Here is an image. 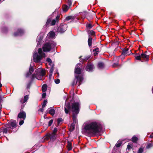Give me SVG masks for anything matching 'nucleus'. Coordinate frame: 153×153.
<instances>
[{"label":"nucleus","mask_w":153,"mask_h":153,"mask_svg":"<svg viewBox=\"0 0 153 153\" xmlns=\"http://www.w3.org/2000/svg\"><path fill=\"white\" fill-rule=\"evenodd\" d=\"M99 127L96 122L85 123L82 131L86 134L93 135L99 132Z\"/></svg>","instance_id":"obj_1"},{"label":"nucleus","mask_w":153,"mask_h":153,"mask_svg":"<svg viewBox=\"0 0 153 153\" xmlns=\"http://www.w3.org/2000/svg\"><path fill=\"white\" fill-rule=\"evenodd\" d=\"M71 107L70 103H65V111L66 114H68L70 113V110L71 108L73 113V118L74 122H76L77 115L79 112L80 104L78 102H75L72 103L71 105Z\"/></svg>","instance_id":"obj_2"},{"label":"nucleus","mask_w":153,"mask_h":153,"mask_svg":"<svg viewBox=\"0 0 153 153\" xmlns=\"http://www.w3.org/2000/svg\"><path fill=\"white\" fill-rule=\"evenodd\" d=\"M45 57V55L42 51V48L38 49V53L34 52L33 55L34 61L36 62H39L43 58Z\"/></svg>","instance_id":"obj_3"},{"label":"nucleus","mask_w":153,"mask_h":153,"mask_svg":"<svg viewBox=\"0 0 153 153\" xmlns=\"http://www.w3.org/2000/svg\"><path fill=\"white\" fill-rule=\"evenodd\" d=\"M45 70L41 68L37 69L34 73V74L32 75L31 79L32 80L36 78L39 80L42 79V78L45 74Z\"/></svg>","instance_id":"obj_4"},{"label":"nucleus","mask_w":153,"mask_h":153,"mask_svg":"<svg viewBox=\"0 0 153 153\" xmlns=\"http://www.w3.org/2000/svg\"><path fill=\"white\" fill-rule=\"evenodd\" d=\"M56 46V44L55 42L51 41L44 44L42 48L44 52H49Z\"/></svg>","instance_id":"obj_5"},{"label":"nucleus","mask_w":153,"mask_h":153,"mask_svg":"<svg viewBox=\"0 0 153 153\" xmlns=\"http://www.w3.org/2000/svg\"><path fill=\"white\" fill-rule=\"evenodd\" d=\"M146 53H143L141 54L139 53H137L135 55V57L136 59L137 60H140L142 61L141 58L143 59L145 61H148L149 59V55H147Z\"/></svg>","instance_id":"obj_6"},{"label":"nucleus","mask_w":153,"mask_h":153,"mask_svg":"<svg viewBox=\"0 0 153 153\" xmlns=\"http://www.w3.org/2000/svg\"><path fill=\"white\" fill-rule=\"evenodd\" d=\"M26 117V113L24 111H21L18 114V117L19 119H22V120L19 121V124L20 125H22L24 123V120L25 119Z\"/></svg>","instance_id":"obj_7"},{"label":"nucleus","mask_w":153,"mask_h":153,"mask_svg":"<svg viewBox=\"0 0 153 153\" xmlns=\"http://www.w3.org/2000/svg\"><path fill=\"white\" fill-rule=\"evenodd\" d=\"M11 129L14 128L16 127V120H11L6 125Z\"/></svg>","instance_id":"obj_8"},{"label":"nucleus","mask_w":153,"mask_h":153,"mask_svg":"<svg viewBox=\"0 0 153 153\" xmlns=\"http://www.w3.org/2000/svg\"><path fill=\"white\" fill-rule=\"evenodd\" d=\"M67 26L66 25L62 24L58 28V31L61 33H63L66 30Z\"/></svg>","instance_id":"obj_9"},{"label":"nucleus","mask_w":153,"mask_h":153,"mask_svg":"<svg viewBox=\"0 0 153 153\" xmlns=\"http://www.w3.org/2000/svg\"><path fill=\"white\" fill-rule=\"evenodd\" d=\"M29 98L28 95H26L24 96V100L22 99L20 100V102L22 103V108H23L25 105V104H24L26 102Z\"/></svg>","instance_id":"obj_10"},{"label":"nucleus","mask_w":153,"mask_h":153,"mask_svg":"<svg viewBox=\"0 0 153 153\" xmlns=\"http://www.w3.org/2000/svg\"><path fill=\"white\" fill-rule=\"evenodd\" d=\"M81 66L80 64L78 63L76 65L75 68V72L77 74H79L81 73V70L80 67Z\"/></svg>","instance_id":"obj_11"},{"label":"nucleus","mask_w":153,"mask_h":153,"mask_svg":"<svg viewBox=\"0 0 153 153\" xmlns=\"http://www.w3.org/2000/svg\"><path fill=\"white\" fill-rule=\"evenodd\" d=\"M75 77L77 79L76 84L77 83L78 86H79L81 84V82L83 80V78L82 76H79L76 75Z\"/></svg>","instance_id":"obj_12"},{"label":"nucleus","mask_w":153,"mask_h":153,"mask_svg":"<svg viewBox=\"0 0 153 153\" xmlns=\"http://www.w3.org/2000/svg\"><path fill=\"white\" fill-rule=\"evenodd\" d=\"M93 65L91 63H89L88 64L85 68V69L87 71H91L94 68Z\"/></svg>","instance_id":"obj_13"},{"label":"nucleus","mask_w":153,"mask_h":153,"mask_svg":"<svg viewBox=\"0 0 153 153\" xmlns=\"http://www.w3.org/2000/svg\"><path fill=\"white\" fill-rule=\"evenodd\" d=\"M131 53V50L128 48H127L124 49L123 51L122 54L123 55H129Z\"/></svg>","instance_id":"obj_14"},{"label":"nucleus","mask_w":153,"mask_h":153,"mask_svg":"<svg viewBox=\"0 0 153 153\" xmlns=\"http://www.w3.org/2000/svg\"><path fill=\"white\" fill-rule=\"evenodd\" d=\"M42 39L43 37L40 35L38 36L36 39L37 42V46L39 47L41 43L42 42Z\"/></svg>","instance_id":"obj_15"},{"label":"nucleus","mask_w":153,"mask_h":153,"mask_svg":"<svg viewBox=\"0 0 153 153\" xmlns=\"http://www.w3.org/2000/svg\"><path fill=\"white\" fill-rule=\"evenodd\" d=\"M18 32L15 33L14 34V36H19L22 35L24 33V31L23 30L21 29H18Z\"/></svg>","instance_id":"obj_16"},{"label":"nucleus","mask_w":153,"mask_h":153,"mask_svg":"<svg viewBox=\"0 0 153 153\" xmlns=\"http://www.w3.org/2000/svg\"><path fill=\"white\" fill-rule=\"evenodd\" d=\"M34 69L33 66H30L29 68V72H27L26 74V77H28L33 72Z\"/></svg>","instance_id":"obj_17"},{"label":"nucleus","mask_w":153,"mask_h":153,"mask_svg":"<svg viewBox=\"0 0 153 153\" xmlns=\"http://www.w3.org/2000/svg\"><path fill=\"white\" fill-rule=\"evenodd\" d=\"M47 113H48L52 115L53 116L55 114V111L54 109L52 108H50L46 111Z\"/></svg>","instance_id":"obj_18"},{"label":"nucleus","mask_w":153,"mask_h":153,"mask_svg":"<svg viewBox=\"0 0 153 153\" xmlns=\"http://www.w3.org/2000/svg\"><path fill=\"white\" fill-rule=\"evenodd\" d=\"M11 129L7 125H6V128H4L3 130V133L7 134L8 132L10 133Z\"/></svg>","instance_id":"obj_19"},{"label":"nucleus","mask_w":153,"mask_h":153,"mask_svg":"<svg viewBox=\"0 0 153 153\" xmlns=\"http://www.w3.org/2000/svg\"><path fill=\"white\" fill-rule=\"evenodd\" d=\"M59 18V16H57L55 19H54L52 20L51 24V25H54L56 22L58 21Z\"/></svg>","instance_id":"obj_20"},{"label":"nucleus","mask_w":153,"mask_h":153,"mask_svg":"<svg viewBox=\"0 0 153 153\" xmlns=\"http://www.w3.org/2000/svg\"><path fill=\"white\" fill-rule=\"evenodd\" d=\"M55 35V33L53 31H50L48 34V36L51 38L54 37Z\"/></svg>","instance_id":"obj_21"},{"label":"nucleus","mask_w":153,"mask_h":153,"mask_svg":"<svg viewBox=\"0 0 153 153\" xmlns=\"http://www.w3.org/2000/svg\"><path fill=\"white\" fill-rule=\"evenodd\" d=\"M67 148L68 151L71 150L72 149V146L71 143L69 141L68 142Z\"/></svg>","instance_id":"obj_22"},{"label":"nucleus","mask_w":153,"mask_h":153,"mask_svg":"<svg viewBox=\"0 0 153 153\" xmlns=\"http://www.w3.org/2000/svg\"><path fill=\"white\" fill-rule=\"evenodd\" d=\"M104 63L102 62H100L98 63V68L100 69H102L104 67Z\"/></svg>","instance_id":"obj_23"},{"label":"nucleus","mask_w":153,"mask_h":153,"mask_svg":"<svg viewBox=\"0 0 153 153\" xmlns=\"http://www.w3.org/2000/svg\"><path fill=\"white\" fill-rule=\"evenodd\" d=\"M92 38L91 36H89L88 40V43L89 46L91 47V46Z\"/></svg>","instance_id":"obj_24"},{"label":"nucleus","mask_w":153,"mask_h":153,"mask_svg":"<svg viewBox=\"0 0 153 153\" xmlns=\"http://www.w3.org/2000/svg\"><path fill=\"white\" fill-rule=\"evenodd\" d=\"M49 137L51 139H55L56 138V134L52 132V133L49 134Z\"/></svg>","instance_id":"obj_25"},{"label":"nucleus","mask_w":153,"mask_h":153,"mask_svg":"<svg viewBox=\"0 0 153 153\" xmlns=\"http://www.w3.org/2000/svg\"><path fill=\"white\" fill-rule=\"evenodd\" d=\"M47 86L46 84L43 85L42 87V91L43 92H45L47 89Z\"/></svg>","instance_id":"obj_26"},{"label":"nucleus","mask_w":153,"mask_h":153,"mask_svg":"<svg viewBox=\"0 0 153 153\" xmlns=\"http://www.w3.org/2000/svg\"><path fill=\"white\" fill-rule=\"evenodd\" d=\"M46 61L48 62L49 65H50L51 66L53 65V64L52 63L51 59L50 58H47L46 59Z\"/></svg>","instance_id":"obj_27"},{"label":"nucleus","mask_w":153,"mask_h":153,"mask_svg":"<svg viewBox=\"0 0 153 153\" xmlns=\"http://www.w3.org/2000/svg\"><path fill=\"white\" fill-rule=\"evenodd\" d=\"M63 10L65 12L67 11L68 9V6L65 5H64L62 6Z\"/></svg>","instance_id":"obj_28"},{"label":"nucleus","mask_w":153,"mask_h":153,"mask_svg":"<svg viewBox=\"0 0 153 153\" xmlns=\"http://www.w3.org/2000/svg\"><path fill=\"white\" fill-rule=\"evenodd\" d=\"M137 140V138L135 136H134L132 138V141L134 143H136Z\"/></svg>","instance_id":"obj_29"},{"label":"nucleus","mask_w":153,"mask_h":153,"mask_svg":"<svg viewBox=\"0 0 153 153\" xmlns=\"http://www.w3.org/2000/svg\"><path fill=\"white\" fill-rule=\"evenodd\" d=\"M94 51H95V52L94 53V55L95 56L97 55L99 51V49L98 48H95L94 50H93Z\"/></svg>","instance_id":"obj_30"},{"label":"nucleus","mask_w":153,"mask_h":153,"mask_svg":"<svg viewBox=\"0 0 153 153\" xmlns=\"http://www.w3.org/2000/svg\"><path fill=\"white\" fill-rule=\"evenodd\" d=\"M114 59H115L117 61V62L116 63H114L113 65V66L114 67H115L118 65V59L117 58H116Z\"/></svg>","instance_id":"obj_31"},{"label":"nucleus","mask_w":153,"mask_h":153,"mask_svg":"<svg viewBox=\"0 0 153 153\" xmlns=\"http://www.w3.org/2000/svg\"><path fill=\"white\" fill-rule=\"evenodd\" d=\"M51 66V68L50 70V74L49 75L50 76H52V73L53 71V66Z\"/></svg>","instance_id":"obj_32"},{"label":"nucleus","mask_w":153,"mask_h":153,"mask_svg":"<svg viewBox=\"0 0 153 153\" xmlns=\"http://www.w3.org/2000/svg\"><path fill=\"white\" fill-rule=\"evenodd\" d=\"M2 101V98L1 97V96L0 95V118L1 117V109L2 108V105L1 104V102Z\"/></svg>","instance_id":"obj_33"},{"label":"nucleus","mask_w":153,"mask_h":153,"mask_svg":"<svg viewBox=\"0 0 153 153\" xmlns=\"http://www.w3.org/2000/svg\"><path fill=\"white\" fill-rule=\"evenodd\" d=\"M51 19L49 18L48 19L46 24V26H48L49 25V24H50L51 22Z\"/></svg>","instance_id":"obj_34"},{"label":"nucleus","mask_w":153,"mask_h":153,"mask_svg":"<svg viewBox=\"0 0 153 153\" xmlns=\"http://www.w3.org/2000/svg\"><path fill=\"white\" fill-rule=\"evenodd\" d=\"M143 151V148H140L138 151V153H142Z\"/></svg>","instance_id":"obj_35"},{"label":"nucleus","mask_w":153,"mask_h":153,"mask_svg":"<svg viewBox=\"0 0 153 153\" xmlns=\"http://www.w3.org/2000/svg\"><path fill=\"white\" fill-rule=\"evenodd\" d=\"M47 103V101L46 100H45L43 102V104L42 105V108H44L46 104Z\"/></svg>","instance_id":"obj_36"},{"label":"nucleus","mask_w":153,"mask_h":153,"mask_svg":"<svg viewBox=\"0 0 153 153\" xmlns=\"http://www.w3.org/2000/svg\"><path fill=\"white\" fill-rule=\"evenodd\" d=\"M153 146V144L152 143H149L146 146L147 149H149Z\"/></svg>","instance_id":"obj_37"},{"label":"nucleus","mask_w":153,"mask_h":153,"mask_svg":"<svg viewBox=\"0 0 153 153\" xmlns=\"http://www.w3.org/2000/svg\"><path fill=\"white\" fill-rule=\"evenodd\" d=\"M56 84H58L60 82V80L59 79H55L54 80Z\"/></svg>","instance_id":"obj_38"},{"label":"nucleus","mask_w":153,"mask_h":153,"mask_svg":"<svg viewBox=\"0 0 153 153\" xmlns=\"http://www.w3.org/2000/svg\"><path fill=\"white\" fill-rule=\"evenodd\" d=\"M132 144L131 143H129L127 146V148L130 149L132 147Z\"/></svg>","instance_id":"obj_39"},{"label":"nucleus","mask_w":153,"mask_h":153,"mask_svg":"<svg viewBox=\"0 0 153 153\" xmlns=\"http://www.w3.org/2000/svg\"><path fill=\"white\" fill-rule=\"evenodd\" d=\"M92 27V25L91 24H88L87 25V27L89 29L91 28Z\"/></svg>","instance_id":"obj_40"},{"label":"nucleus","mask_w":153,"mask_h":153,"mask_svg":"<svg viewBox=\"0 0 153 153\" xmlns=\"http://www.w3.org/2000/svg\"><path fill=\"white\" fill-rule=\"evenodd\" d=\"M74 126L72 125V124H71V128L69 129L70 131H73L74 129Z\"/></svg>","instance_id":"obj_41"},{"label":"nucleus","mask_w":153,"mask_h":153,"mask_svg":"<svg viewBox=\"0 0 153 153\" xmlns=\"http://www.w3.org/2000/svg\"><path fill=\"white\" fill-rule=\"evenodd\" d=\"M53 122V120H51L49 121V122L48 123V126H51V124H52Z\"/></svg>","instance_id":"obj_42"},{"label":"nucleus","mask_w":153,"mask_h":153,"mask_svg":"<svg viewBox=\"0 0 153 153\" xmlns=\"http://www.w3.org/2000/svg\"><path fill=\"white\" fill-rule=\"evenodd\" d=\"M72 4V2L71 0H68V4L69 6H70Z\"/></svg>","instance_id":"obj_43"},{"label":"nucleus","mask_w":153,"mask_h":153,"mask_svg":"<svg viewBox=\"0 0 153 153\" xmlns=\"http://www.w3.org/2000/svg\"><path fill=\"white\" fill-rule=\"evenodd\" d=\"M72 17L71 16H68L66 18V20L68 21L72 19Z\"/></svg>","instance_id":"obj_44"},{"label":"nucleus","mask_w":153,"mask_h":153,"mask_svg":"<svg viewBox=\"0 0 153 153\" xmlns=\"http://www.w3.org/2000/svg\"><path fill=\"white\" fill-rule=\"evenodd\" d=\"M62 121V120L61 118H59V119H58L57 120V122H58V124H59L60 122H61Z\"/></svg>","instance_id":"obj_45"},{"label":"nucleus","mask_w":153,"mask_h":153,"mask_svg":"<svg viewBox=\"0 0 153 153\" xmlns=\"http://www.w3.org/2000/svg\"><path fill=\"white\" fill-rule=\"evenodd\" d=\"M121 143H117L116 144V146L117 147H119L120 146H121Z\"/></svg>","instance_id":"obj_46"},{"label":"nucleus","mask_w":153,"mask_h":153,"mask_svg":"<svg viewBox=\"0 0 153 153\" xmlns=\"http://www.w3.org/2000/svg\"><path fill=\"white\" fill-rule=\"evenodd\" d=\"M89 33L91 35H93L94 34L95 32L93 30H91L90 31Z\"/></svg>","instance_id":"obj_47"},{"label":"nucleus","mask_w":153,"mask_h":153,"mask_svg":"<svg viewBox=\"0 0 153 153\" xmlns=\"http://www.w3.org/2000/svg\"><path fill=\"white\" fill-rule=\"evenodd\" d=\"M57 130L56 128H55L53 130V133L56 134V133L57 132Z\"/></svg>","instance_id":"obj_48"},{"label":"nucleus","mask_w":153,"mask_h":153,"mask_svg":"<svg viewBox=\"0 0 153 153\" xmlns=\"http://www.w3.org/2000/svg\"><path fill=\"white\" fill-rule=\"evenodd\" d=\"M46 96V93L44 92V93H43L42 94V98H45V97Z\"/></svg>","instance_id":"obj_49"},{"label":"nucleus","mask_w":153,"mask_h":153,"mask_svg":"<svg viewBox=\"0 0 153 153\" xmlns=\"http://www.w3.org/2000/svg\"><path fill=\"white\" fill-rule=\"evenodd\" d=\"M44 110V109L43 108H40L39 111L42 112H43Z\"/></svg>","instance_id":"obj_50"},{"label":"nucleus","mask_w":153,"mask_h":153,"mask_svg":"<svg viewBox=\"0 0 153 153\" xmlns=\"http://www.w3.org/2000/svg\"><path fill=\"white\" fill-rule=\"evenodd\" d=\"M89 57H86L85 59H84V60H85V61L88 60L89 59Z\"/></svg>","instance_id":"obj_51"},{"label":"nucleus","mask_w":153,"mask_h":153,"mask_svg":"<svg viewBox=\"0 0 153 153\" xmlns=\"http://www.w3.org/2000/svg\"><path fill=\"white\" fill-rule=\"evenodd\" d=\"M46 114H45L44 115V117L45 119H47V117H46Z\"/></svg>","instance_id":"obj_52"},{"label":"nucleus","mask_w":153,"mask_h":153,"mask_svg":"<svg viewBox=\"0 0 153 153\" xmlns=\"http://www.w3.org/2000/svg\"><path fill=\"white\" fill-rule=\"evenodd\" d=\"M150 137L151 138L153 137V135L151 134L150 136Z\"/></svg>","instance_id":"obj_53"},{"label":"nucleus","mask_w":153,"mask_h":153,"mask_svg":"<svg viewBox=\"0 0 153 153\" xmlns=\"http://www.w3.org/2000/svg\"><path fill=\"white\" fill-rule=\"evenodd\" d=\"M75 85V84L74 82H73L72 84V86H74V85Z\"/></svg>","instance_id":"obj_54"},{"label":"nucleus","mask_w":153,"mask_h":153,"mask_svg":"<svg viewBox=\"0 0 153 153\" xmlns=\"http://www.w3.org/2000/svg\"><path fill=\"white\" fill-rule=\"evenodd\" d=\"M2 86V85L1 83H0V88Z\"/></svg>","instance_id":"obj_55"},{"label":"nucleus","mask_w":153,"mask_h":153,"mask_svg":"<svg viewBox=\"0 0 153 153\" xmlns=\"http://www.w3.org/2000/svg\"><path fill=\"white\" fill-rule=\"evenodd\" d=\"M29 87H30V85H28L27 86V88H28Z\"/></svg>","instance_id":"obj_56"},{"label":"nucleus","mask_w":153,"mask_h":153,"mask_svg":"<svg viewBox=\"0 0 153 153\" xmlns=\"http://www.w3.org/2000/svg\"><path fill=\"white\" fill-rule=\"evenodd\" d=\"M1 0H0V1H1Z\"/></svg>","instance_id":"obj_57"}]
</instances>
